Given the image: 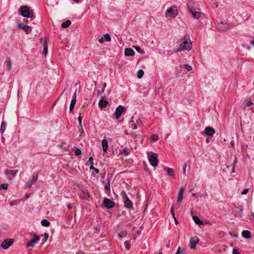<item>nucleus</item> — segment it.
Segmentation results:
<instances>
[{
	"label": "nucleus",
	"mask_w": 254,
	"mask_h": 254,
	"mask_svg": "<svg viewBox=\"0 0 254 254\" xmlns=\"http://www.w3.org/2000/svg\"><path fill=\"white\" fill-rule=\"evenodd\" d=\"M193 5H194V2L192 0H190L188 2L187 5H188V7L190 11L193 10L194 9H195L193 7Z\"/></svg>",
	"instance_id": "obj_27"
},
{
	"label": "nucleus",
	"mask_w": 254,
	"mask_h": 254,
	"mask_svg": "<svg viewBox=\"0 0 254 254\" xmlns=\"http://www.w3.org/2000/svg\"><path fill=\"white\" fill-rule=\"evenodd\" d=\"M104 39L103 37H102L99 39V42L101 44L103 43L104 42Z\"/></svg>",
	"instance_id": "obj_58"
},
{
	"label": "nucleus",
	"mask_w": 254,
	"mask_h": 254,
	"mask_svg": "<svg viewBox=\"0 0 254 254\" xmlns=\"http://www.w3.org/2000/svg\"><path fill=\"white\" fill-rule=\"evenodd\" d=\"M79 127H80V128H79V131L81 130V131H83V127H82V125H79Z\"/></svg>",
	"instance_id": "obj_60"
},
{
	"label": "nucleus",
	"mask_w": 254,
	"mask_h": 254,
	"mask_svg": "<svg viewBox=\"0 0 254 254\" xmlns=\"http://www.w3.org/2000/svg\"><path fill=\"white\" fill-rule=\"evenodd\" d=\"M151 139L153 141H156L158 139V136L156 134H153L151 136Z\"/></svg>",
	"instance_id": "obj_39"
},
{
	"label": "nucleus",
	"mask_w": 254,
	"mask_h": 254,
	"mask_svg": "<svg viewBox=\"0 0 254 254\" xmlns=\"http://www.w3.org/2000/svg\"><path fill=\"white\" fill-rule=\"evenodd\" d=\"M8 184L3 183L2 184L0 185V190L1 189L7 190L8 188Z\"/></svg>",
	"instance_id": "obj_38"
},
{
	"label": "nucleus",
	"mask_w": 254,
	"mask_h": 254,
	"mask_svg": "<svg viewBox=\"0 0 254 254\" xmlns=\"http://www.w3.org/2000/svg\"><path fill=\"white\" fill-rule=\"evenodd\" d=\"M82 117L81 116H79L78 117V122H79V125H82Z\"/></svg>",
	"instance_id": "obj_52"
},
{
	"label": "nucleus",
	"mask_w": 254,
	"mask_h": 254,
	"mask_svg": "<svg viewBox=\"0 0 254 254\" xmlns=\"http://www.w3.org/2000/svg\"><path fill=\"white\" fill-rule=\"evenodd\" d=\"M102 145L103 147V150L104 152H107L108 147V141L106 139H103L102 141Z\"/></svg>",
	"instance_id": "obj_18"
},
{
	"label": "nucleus",
	"mask_w": 254,
	"mask_h": 254,
	"mask_svg": "<svg viewBox=\"0 0 254 254\" xmlns=\"http://www.w3.org/2000/svg\"><path fill=\"white\" fill-rule=\"evenodd\" d=\"M18 172V170H11L10 171L11 177L8 176V178L9 180H11L13 178L15 177Z\"/></svg>",
	"instance_id": "obj_29"
},
{
	"label": "nucleus",
	"mask_w": 254,
	"mask_h": 254,
	"mask_svg": "<svg viewBox=\"0 0 254 254\" xmlns=\"http://www.w3.org/2000/svg\"><path fill=\"white\" fill-rule=\"evenodd\" d=\"M124 205L125 207L130 208L132 206V203L131 200L129 199L128 197H127L126 198L124 199Z\"/></svg>",
	"instance_id": "obj_15"
},
{
	"label": "nucleus",
	"mask_w": 254,
	"mask_h": 254,
	"mask_svg": "<svg viewBox=\"0 0 254 254\" xmlns=\"http://www.w3.org/2000/svg\"><path fill=\"white\" fill-rule=\"evenodd\" d=\"M234 170H235V166H233L232 170L231 171V173H233L235 172Z\"/></svg>",
	"instance_id": "obj_63"
},
{
	"label": "nucleus",
	"mask_w": 254,
	"mask_h": 254,
	"mask_svg": "<svg viewBox=\"0 0 254 254\" xmlns=\"http://www.w3.org/2000/svg\"><path fill=\"white\" fill-rule=\"evenodd\" d=\"M129 152L127 151V149H122L120 150V154L124 156H127L129 154Z\"/></svg>",
	"instance_id": "obj_32"
},
{
	"label": "nucleus",
	"mask_w": 254,
	"mask_h": 254,
	"mask_svg": "<svg viewBox=\"0 0 254 254\" xmlns=\"http://www.w3.org/2000/svg\"><path fill=\"white\" fill-rule=\"evenodd\" d=\"M124 54L125 56H132L134 55V51L131 48H126L125 50Z\"/></svg>",
	"instance_id": "obj_14"
},
{
	"label": "nucleus",
	"mask_w": 254,
	"mask_h": 254,
	"mask_svg": "<svg viewBox=\"0 0 254 254\" xmlns=\"http://www.w3.org/2000/svg\"><path fill=\"white\" fill-rule=\"evenodd\" d=\"M74 153L76 156H79L81 154V150L79 148H76Z\"/></svg>",
	"instance_id": "obj_41"
},
{
	"label": "nucleus",
	"mask_w": 254,
	"mask_h": 254,
	"mask_svg": "<svg viewBox=\"0 0 254 254\" xmlns=\"http://www.w3.org/2000/svg\"><path fill=\"white\" fill-rule=\"evenodd\" d=\"M103 204L105 207H106L108 209H111L113 208L115 205V203L108 198H104Z\"/></svg>",
	"instance_id": "obj_7"
},
{
	"label": "nucleus",
	"mask_w": 254,
	"mask_h": 254,
	"mask_svg": "<svg viewBox=\"0 0 254 254\" xmlns=\"http://www.w3.org/2000/svg\"><path fill=\"white\" fill-rule=\"evenodd\" d=\"M199 242V238L197 237H192L190 240V247L191 249H193L195 246Z\"/></svg>",
	"instance_id": "obj_11"
},
{
	"label": "nucleus",
	"mask_w": 254,
	"mask_h": 254,
	"mask_svg": "<svg viewBox=\"0 0 254 254\" xmlns=\"http://www.w3.org/2000/svg\"><path fill=\"white\" fill-rule=\"evenodd\" d=\"M89 169L90 170L94 171L97 174H98L99 173V170L96 169V168H94V167L92 165L90 166V167H89Z\"/></svg>",
	"instance_id": "obj_44"
},
{
	"label": "nucleus",
	"mask_w": 254,
	"mask_h": 254,
	"mask_svg": "<svg viewBox=\"0 0 254 254\" xmlns=\"http://www.w3.org/2000/svg\"><path fill=\"white\" fill-rule=\"evenodd\" d=\"M76 92H77V90H76L75 92L74 93L73 98H72V99H75V100H76Z\"/></svg>",
	"instance_id": "obj_59"
},
{
	"label": "nucleus",
	"mask_w": 254,
	"mask_h": 254,
	"mask_svg": "<svg viewBox=\"0 0 254 254\" xmlns=\"http://www.w3.org/2000/svg\"><path fill=\"white\" fill-rule=\"evenodd\" d=\"M76 103V100L75 99H72L71 101L70 106H69V112L71 113L72 110L74 109V106Z\"/></svg>",
	"instance_id": "obj_26"
},
{
	"label": "nucleus",
	"mask_w": 254,
	"mask_h": 254,
	"mask_svg": "<svg viewBox=\"0 0 254 254\" xmlns=\"http://www.w3.org/2000/svg\"><path fill=\"white\" fill-rule=\"evenodd\" d=\"M193 16V17L196 19H198L201 15L203 14L200 12L196 11L195 9L190 11Z\"/></svg>",
	"instance_id": "obj_13"
},
{
	"label": "nucleus",
	"mask_w": 254,
	"mask_h": 254,
	"mask_svg": "<svg viewBox=\"0 0 254 254\" xmlns=\"http://www.w3.org/2000/svg\"><path fill=\"white\" fill-rule=\"evenodd\" d=\"M67 207L68 209H71L73 207V206L71 204V203H68L67 205Z\"/></svg>",
	"instance_id": "obj_55"
},
{
	"label": "nucleus",
	"mask_w": 254,
	"mask_h": 254,
	"mask_svg": "<svg viewBox=\"0 0 254 254\" xmlns=\"http://www.w3.org/2000/svg\"><path fill=\"white\" fill-rule=\"evenodd\" d=\"M44 239H45V242L47 241L49 238V234L47 233H45L44 234Z\"/></svg>",
	"instance_id": "obj_51"
},
{
	"label": "nucleus",
	"mask_w": 254,
	"mask_h": 254,
	"mask_svg": "<svg viewBox=\"0 0 254 254\" xmlns=\"http://www.w3.org/2000/svg\"><path fill=\"white\" fill-rule=\"evenodd\" d=\"M215 132V131L213 128L207 127L205 128L204 131L202 132V134L203 135L212 136Z\"/></svg>",
	"instance_id": "obj_10"
},
{
	"label": "nucleus",
	"mask_w": 254,
	"mask_h": 254,
	"mask_svg": "<svg viewBox=\"0 0 254 254\" xmlns=\"http://www.w3.org/2000/svg\"><path fill=\"white\" fill-rule=\"evenodd\" d=\"M105 189L108 191V193H110V181L109 179L107 180V182L105 185Z\"/></svg>",
	"instance_id": "obj_30"
},
{
	"label": "nucleus",
	"mask_w": 254,
	"mask_h": 254,
	"mask_svg": "<svg viewBox=\"0 0 254 254\" xmlns=\"http://www.w3.org/2000/svg\"><path fill=\"white\" fill-rule=\"evenodd\" d=\"M143 227L142 226H140L139 227V230H138L137 232H136V233L138 235H140L141 234V231L143 230Z\"/></svg>",
	"instance_id": "obj_49"
},
{
	"label": "nucleus",
	"mask_w": 254,
	"mask_h": 254,
	"mask_svg": "<svg viewBox=\"0 0 254 254\" xmlns=\"http://www.w3.org/2000/svg\"><path fill=\"white\" fill-rule=\"evenodd\" d=\"M217 27L219 30L223 32L226 31L232 28L231 25L224 22H219Z\"/></svg>",
	"instance_id": "obj_4"
},
{
	"label": "nucleus",
	"mask_w": 254,
	"mask_h": 254,
	"mask_svg": "<svg viewBox=\"0 0 254 254\" xmlns=\"http://www.w3.org/2000/svg\"><path fill=\"white\" fill-rule=\"evenodd\" d=\"M125 245L126 249L127 251H129L130 248V246L129 245V244L128 243V242H127V241L125 242Z\"/></svg>",
	"instance_id": "obj_45"
},
{
	"label": "nucleus",
	"mask_w": 254,
	"mask_h": 254,
	"mask_svg": "<svg viewBox=\"0 0 254 254\" xmlns=\"http://www.w3.org/2000/svg\"><path fill=\"white\" fill-rule=\"evenodd\" d=\"M93 157L92 156H90L89 158V159H88V161L90 163L91 165H93Z\"/></svg>",
	"instance_id": "obj_50"
},
{
	"label": "nucleus",
	"mask_w": 254,
	"mask_h": 254,
	"mask_svg": "<svg viewBox=\"0 0 254 254\" xmlns=\"http://www.w3.org/2000/svg\"><path fill=\"white\" fill-rule=\"evenodd\" d=\"M71 24V22L69 20H67L62 23V27L64 28L68 27Z\"/></svg>",
	"instance_id": "obj_25"
},
{
	"label": "nucleus",
	"mask_w": 254,
	"mask_h": 254,
	"mask_svg": "<svg viewBox=\"0 0 254 254\" xmlns=\"http://www.w3.org/2000/svg\"><path fill=\"white\" fill-rule=\"evenodd\" d=\"M237 209L238 210V213H242V212L243 211V209H242V207H238Z\"/></svg>",
	"instance_id": "obj_56"
},
{
	"label": "nucleus",
	"mask_w": 254,
	"mask_h": 254,
	"mask_svg": "<svg viewBox=\"0 0 254 254\" xmlns=\"http://www.w3.org/2000/svg\"><path fill=\"white\" fill-rule=\"evenodd\" d=\"M18 27L24 30L27 34H28L31 32V30H29V26L24 24L23 23H19L18 25Z\"/></svg>",
	"instance_id": "obj_12"
},
{
	"label": "nucleus",
	"mask_w": 254,
	"mask_h": 254,
	"mask_svg": "<svg viewBox=\"0 0 254 254\" xmlns=\"http://www.w3.org/2000/svg\"><path fill=\"white\" fill-rule=\"evenodd\" d=\"M41 224L45 227H49L50 225V222L47 219H44L41 221Z\"/></svg>",
	"instance_id": "obj_34"
},
{
	"label": "nucleus",
	"mask_w": 254,
	"mask_h": 254,
	"mask_svg": "<svg viewBox=\"0 0 254 254\" xmlns=\"http://www.w3.org/2000/svg\"><path fill=\"white\" fill-rule=\"evenodd\" d=\"M80 197L84 199L87 200L89 197V195L88 192L85 191H82L80 194Z\"/></svg>",
	"instance_id": "obj_24"
},
{
	"label": "nucleus",
	"mask_w": 254,
	"mask_h": 254,
	"mask_svg": "<svg viewBox=\"0 0 254 254\" xmlns=\"http://www.w3.org/2000/svg\"><path fill=\"white\" fill-rule=\"evenodd\" d=\"M164 170H166L168 173V175L171 177H174V172L173 169L168 167H165Z\"/></svg>",
	"instance_id": "obj_23"
},
{
	"label": "nucleus",
	"mask_w": 254,
	"mask_h": 254,
	"mask_svg": "<svg viewBox=\"0 0 254 254\" xmlns=\"http://www.w3.org/2000/svg\"><path fill=\"white\" fill-rule=\"evenodd\" d=\"M144 74V71L142 69H140L138 71L137 76L138 78H141L142 77Z\"/></svg>",
	"instance_id": "obj_37"
},
{
	"label": "nucleus",
	"mask_w": 254,
	"mask_h": 254,
	"mask_svg": "<svg viewBox=\"0 0 254 254\" xmlns=\"http://www.w3.org/2000/svg\"><path fill=\"white\" fill-rule=\"evenodd\" d=\"M13 243V240L12 239H5L1 244V247L2 249L6 250L8 249Z\"/></svg>",
	"instance_id": "obj_6"
},
{
	"label": "nucleus",
	"mask_w": 254,
	"mask_h": 254,
	"mask_svg": "<svg viewBox=\"0 0 254 254\" xmlns=\"http://www.w3.org/2000/svg\"><path fill=\"white\" fill-rule=\"evenodd\" d=\"M238 162L237 157H235V159L234 161V162L233 163L232 166H235V164L237 163Z\"/></svg>",
	"instance_id": "obj_57"
},
{
	"label": "nucleus",
	"mask_w": 254,
	"mask_h": 254,
	"mask_svg": "<svg viewBox=\"0 0 254 254\" xmlns=\"http://www.w3.org/2000/svg\"><path fill=\"white\" fill-rule=\"evenodd\" d=\"M182 41V42L180 45V47L174 50L175 53L181 52L185 50L190 51L191 49L192 44L189 36L186 35Z\"/></svg>",
	"instance_id": "obj_1"
},
{
	"label": "nucleus",
	"mask_w": 254,
	"mask_h": 254,
	"mask_svg": "<svg viewBox=\"0 0 254 254\" xmlns=\"http://www.w3.org/2000/svg\"><path fill=\"white\" fill-rule=\"evenodd\" d=\"M4 174L6 176H7L9 174V171L8 170H6L5 172H4Z\"/></svg>",
	"instance_id": "obj_61"
},
{
	"label": "nucleus",
	"mask_w": 254,
	"mask_h": 254,
	"mask_svg": "<svg viewBox=\"0 0 254 254\" xmlns=\"http://www.w3.org/2000/svg\"><path fill=\"white\" fill-rule=\"evenodd\" d=\"M124 109L125 107L122 105H119L116 108L114 115L117 120L119 119L121 117V114Z\"/></svg>",
	"instance_id": "obj_8"
},
{
	"label": "nucleus",
	"mask_w": 254,
	"mask_h": 254,
	"mask_svg": "<svg viewBox=\"0 0 254 254\" xmlns=\"http://www.w3.org/2000/svg\"><path fill=\"white\" fill-rule=\"evenodd\" d=\"M171 212L172 215L173 216L174 218H175V212H174V208L173 207L171 209Z\"/></svg>",
	"instance_id": "obj_54"
},
{
	"label": "nucleus",
	"mask_w": 254,
	"mask_h": 254,
	"mask_svg": "<svg viewBox=\"0 0 254 254\" xmlns=\"http://www.w3.org/2000/svg\"><path fill=\"white\" fill-rule=\"evenodd\" d=\"M131 127L133 129H136L137 128V126L136 125V124H135V123H133L131 124Z\"/></svg>",
	"instance_id": "obj_48"
},
{
	"label": "nucleus",
	"mask_w": 254,
	"mask_h": 254,
	"mask_svg": "<svg viewBox=\"0 0 254 254\" xmlns=\"http://www.w3.org/2000/svg\"><path fill=\"white\" fill-rule=\"evenodd\" d=\"M133 48H134V49L138 53L141 54H144L145 52L144 50L141 49V48L138 46H133Z\"/></svg>",
	"instance_id": "obj_28"
},
{
	"label": "nucleus",
	"mask_w": 254,
	"mask_h": 254,
	"mask_svg": "<svg viewBox=\"0 0 254 254\" xmlns=\"http://www.w3.org/2000/svg\"><path fill=\"white\" fill-rule=\"evenodd\" d=\"M120 194L122 196L123 199H125V198H126L127 197H128L127 196V193H126V191L125 190H122Z\"/></svg>",
	"instance_id": "obj_40"
},
{
	"label": "nucleus",
	"mask_w": 254,
	"mask_h": 254,
	"mask_svg": "<svg viewBox=\"0 0 254 254\" xmlns=\"http://www.w3.org/2000/svg\"><path fill=\"white\" fill-rule=\"evenodd\" d=\"M249 190V189H244V190L242 191L241 194H243V195H244V194H246L248 192Z\"/></svg>",
	"instance_id": "obj_47"
},
{
	"label": "nucleus",
	"mask_w": 254,
	"mask_h": 254,
	"mask_svg": "<svg viewBox=\"0 0 254 254\" xmlns=\"http://www.w3.org/2000/svg\"><path fill=\"white\" fill-rule=\"evenodd\" d=\"M48 53V43L46 40H45L43 44V52L42 54L46 55Z\"/></svg>",
	"instance_id": "obj_22"
},
{
	"label": "nucleus",
	"mask_w": 254,
	"mask_h": 254,
	"mask_svg": "<svg viewBox=\"0 0 254 254\" xmlns=\"http://www.w3.org/2000/svg\"><path fill=\"white\" fill-rule=\"evenodd\" d=\"M34 238L30 241H29L26 245L27 248L32 247L33 248L35 244H37L40 240V236H37L36 234L33 235Z\"/></svg>",
	"instance_id": "obj_5"
},
{
	"label": "nucleus",
	"mask_w": 254,
	"mask_h": 254,
	"mask_svg": "<svg viewBox=\"0 0 254 254\" xmlns=\"http://www.w3.org/2000/svg\"><path fill=\"white\" fill-rule=\"evenodd\" d=\"M104 40L106 41H110L111 40V36L109 34L106 33L104 35Z\"/></svg>",
	"instance_id": "obj_36"
},
{
	"label": "nucleus",
	"mask_w": 254,
	"mask_h": 254,
	"mask_svg": "<svg viewBox=\"0 0 254 254\" xmlns=\"http://www.w3.org/2000/svg\"><path fill=\"white\" fill-rule=\"evenodd\" d=\"M242 236L246 239H250L251 238V232L248 230H244L242 233Z\"/></svg>",
	"instance_id": "obj_21"
},
{
	"label": "nucleus",
	"mask_w": 254,
	"mask_h": 254,
	"mask_svg": "<svg viewBox=\"0 0 254 254\" xmlns=\"http://www.w3.org/2000/svg\"><path fill=\"white\" fill-rule=\"evenodd\" d=\"M192 219L195 224L198 225H201L203 224V222L202 220H201L199 217L196 216H193Z\"/></svg>",
	"instance_id": "obj_19"
},
{
	"label": "nucleus",
	"mask_w": 254,
	"mask_h": 254,
	"mask_svg": "<svg viewBox=\"0 0 254 254\" xmlns=\"http://www.w3.org/2000/svg\"><path fill=\"white\" fill-rule=\"evenodd\" d=\"M245 102L247 106H250L253 105V102L251 100H246Z\"/></svg>",
	"instance_id": "obj_42"
},
{
	"label": "nucleus",
	"mask_w": 254,
	"mask_h": 254,
	"mask_svg": "<svg viewBox=\"0 0 254 254\" xmlns=\"http://www.w3.org/2000/svg\"><path fill=\"white\" fill-rule=\"evenodd\" d=\"M139 122H141V120L139 118H138L137 120H136V123L137 124H138Z\"/></svg>",
	"instance_id": "obj_62"
},
{
	"label": "nucleus",
	"mask_w": 254,
	"mask_h": 254,
	"mask_svg": "<svg viewBox=\"0 0 254 254\" xmlns=\"http://www.w3.org/2000/svg\"><path fill=\"white\" fill-rule=\"evenodd\" d=\"M6 66L8 70H10L11 68V64L10 59H7L6 60Z\"/></svg>",
	"instance_id": "obj_35"
},
{
	"label": "nucleus",
	"mask_w": 254,
	"mask_h": 254,
	"mask_svg": "<svg viewBox=\"0 0 254 254\" xmlns=\"http://www.w3.org/2000/svg\"><path fill=\"white\" fill-rule=\"evenodd\" d=\"M232 253L233 254H241L237 249H233Z\"/></svg>",
	"instance_id": "obj_46"
},
{
	"label": "nucleus",
	"mask_w": 254,
	"mask_h": 254,
	"mask_svg": "<svg viewBox=\"0 0 254 254\" xmlns=\"http://www.w3.org/2000/svg\"><path fill=\"white\" fill-rule=\"evenodd\" d=\"M187 166V164H185L183 165V173L184 174H185V173H186V169Z\"/></svg>",
	"instance_id": "obj_53"
},
{
	"label": "nucleus",
	"mask_w": 254,
	"mask_h": 254,
	"mask_svg": "<svg viewBox=\"0 0 254 254\" xmlns=\"http://www.w3.org/2000/svg\"><path fill=\"white\" fill-rule=\"evenodd\" d=\"M6 123L4 121H3L1 124L0 128V131L1 133H3L4 131H5V129L6 128Z\"/></svg>",
	"instance_id": "obj_33"
},
{
	"label": "nucleus",
	"mask_w": 254,
	"mask_h": 254,
	"mask_svg": "<svg viewBox=\"0 0 254 254\" xmlns=\"http://www.w3.org/2000/svg\"><path fill=\"white\" fill-rule=\"evenodd\" d=\"M176 254H184V249L179 248Z\"/></svg>",
	"instance_id": "obj_43"
},
{
	"label": "nucleus",
	"mask_w": 254,
	"mask_h": 254,
	"mask_svg": "<svg viewBox=\"0 0 254 254\" xmlns=\"http://www.w3.org/2000/svg\"><path fill=\"white\" fill-rule=\"evenodd\" d=\"M150 165L155 167L158 163V155L156 153H152L148 157Z\"/></svg>",
	"instance_id": "obj_3"
},
{
	"label": "nucleus",
	"mask_w": 254,
	"mask_h": 254,
	"mask_svg": "<svg viewBox=\"0 0 254 254\" xmlns=\"http://www.w3.org/2000/svg\"><path fill=\"white\" fill-rule=\"evenodd\" d=\"M250 44L254 46V40L250 41Z\"/></svg>",
	"instance_id": "obj_64"
},
{
	"label": "nucleus",
	"mask_w": 254,
	"mask_h": 254,
	"mask_svg": "<svg viewBox=\"0 0 254 254\" xmlns=\"http://www.w3.org/2000/svg\"><path fill=\"white\" fill-rule=\"evenodd\" d=\"M20 14L24 17L30 18L31 20L34 19L33 12H31L29 9V7L28 6H21L20 8Z\"/></svg>",
	"instance_id": "obj_2"
},
{
	"label": "nucleus",
	"mask_w": 254,
	"mask_h": 254,
	"mask_svg": "<svg viewBox=\"0 0 254 254\" xmlns=\"http://www.w3.org/2000/svg\"><path fill=\"white\" fill-rule=\"evenodd\" d=\"M175 12V10L172 8L170 7L168 8L166 11L165 16L166 17H169L172 15Z\"/></svg>",
	"instance_id": "obj_20"
},
{
	"label": "nucleus",
	"mask_w": 254,
	"mask_h": 254,
	"mask_svg": "<svg viewBox=\"0 0 254 254\" xmlns=\"http://www.w3.org/2000/svg\"><path fill=\"white\" fill-rule=\"evenodd\" d=\"M38 177V173L35 175H33L31 178L25 184V187L27 188H30L33 183L37 180Z\"/></svg>",
	"instance_id": "obj_9"
},
{
	"label": "nucleus",
	"mask_w": 254,
	"mask_h": 254,
	"mask_svg": "<svg viewBox=\"0 0 254 254\" xmlns=\"http://www.w3.org/2000/svg\"><path fill=\"white\" fill-rule=\"evenodd\" d=\"M179 67L180 68H182L183 67H184V68H185V69L188 71H190L192 69V67L190 65H189L188 64H184V65H180L179 66Z\"/></svg>",
	"instance_id": "obj_31"
},
{
	"label": "nucleus",
	"mask_w": 254,
	"mask_h": 254,
	"mask_svg": "<svg viewBox=\"0 0 254 254\" xmlns=\"http://www.w3.org/2000/svg\"><path fill=\"white\" fill-rule=\"evenodd\" d=\"M184 191V188H181L180 190V191H179V194H178V195L177 197V201L178 202H180L182 200V199L183 198Z\"/></svg>",
	"instance_id": "obj_17"
},
{
	"label": "nucleus",
	"mask_w": 254,
	"mask_h": 254,
	"mask_svg": "<svg viewBox=\"0 0 254 254\" xmlns=\"http://www.w3.org/2000/svg\"><path fill=\"white\" fill-rule=\"evenodd\" d=\"M109 102L108 101L104 100L103 99H101L98 103L99 107L100 108H105L107 105L108 104Z\"/></svg>",
	"instance_id": "obj_16"
}]
</instances>
